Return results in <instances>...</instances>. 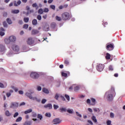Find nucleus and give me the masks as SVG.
Listing matches in <instances>:
<instances>
[{
  "label": "nucleus",
  "mask_w": 125,
  "mask_h": 125,
  "mask_svg": "<svg viewBox=\"0 0 125 125\" xmlns=\"http://www.w3.org/2000/svg\"><path fill=\"white\" fill-rule=\"evenodd\" d=\"M5 43L6 44H9V43H10V41L9 40V38L8 39V38H6L5 39Z\"/></svg>",
  "instance_id": "b1692460"
},
{
  "label": "nucleus",
  "mask_w": 125,
  "mask_h": 125,
  "mask_svg": "<svg viewBox=\"0 0 125 125\" xmlns=\"http://www.w3.org/2000/svg\"><path fill=\"white\" fill-rule=\"evenodd\" d=\"M21 4V1H18L17 2H15L14 3V6H18L19 5H20Z\"/></svg>",
  "instance_id": "4be33fe9"
},
{
  "label": "nucleus",
  "mask_w": 125,
  "mask_h": 125,
  "mask_svg": "<svg viewBox=\"0 0 125 125\" xmlns=\"http://www.w3.org/2000/svg\"><path fill=\"white\" fill-rule=\"evenodd\" d=\"M91 102H92V105L93 106H94V105H95V103L96 102V101L95 100V99L93 98H91Z\"/></svg>",
  "instance_id": "6ab92c4d"
},
{
  "label": "nucleus",
  "mask_w": 125,
  "mask_h": 125,
  "mask_svg": "<svg viewBox=\"0 0 125 125\" xmlns=\"http://www.w3.org/2000/svg\"><path fill=\"white\" fill-rule=\"evenodd\" d=\"M32 117H33L34 118H36V117H37V113L35 112H32Z\"/></svg>",
  "instance_id": "680f3d73"
},
{
  "label": "nucleus",
  "mask_w": 125,
  "mask_h": 125,
  "mask_svg": "<svg viewBox=\"0 0 125 125\" xmlns=\"http://www.w3.org/2000/svg\"><path fill=\"white\" fill-rule=\"evenodd\" d=\"M109 71H113L114 70V68H113V66L112 65H110L108 67Z\"/></svg>",
  "instance_id": "09e8293b"
},
{
  "label": "nucleus",
  "mask_w": 125,
  "mask_h": 125,
  "mask_svg": "<svg viewBox=\"0 0 125 125\" xmlns=\"http://www.w3.org/2000/svg\"><path fill=\"white\" fill-rule=\"evenodd\" d=\"M110 58H111V55H110V54H109L108 53H107L106 54L105 59H107V60H109V59H110Z\"/></svg>",
  "instance_id": "aec40b11"
},
{
  "label": "nucleus",
  "mask_w": 125,
  "mask_h": 125,
  "mask_svg": "<svg viewBox=\"0 0 125 125\" xmlns=\"http://www.w3.org/2000/svg\"><path fill=\"white\" fill-rule=\"evenodd\" d=\"M38 13H39V14H43V9H42V8L38 10Z\"/></svg>",
  "instance_id": "bb28decb"
},
{
  "label": "nucleus",
  "mask_w": 125,
  "mask_h": 125,
  "mask_svg": "<svg viewBox=\"0 0 125 125\" xmlns=\"http://www.w3.org/2000/svg\"><path fill=\"white\" fill-rule=\"evenodd\" d=\"M6 21L9 25H11V24H12V21H11L10 19L7 18L6 19Z\"/></svg>",
  "instance_id": "393cba45"
},
{
  "label": "nucleus",
  "mask_w": 125,
  "mask_h": 125,
  "mask_svg": "<svg viewBox=\"0 0 125 125\" xmlns=\"http://www.w3.org/2000/svg\"><path fill=\"white\" fill-rule=\"evenodd\" d=\"M53 107H54V109L55 110H56V109H58V108H59V106L58 105H55V104H54Z\"/></svg>",
  "instance_id": "3c124183"
},
{
  "label": "nucleus",
  "mask_w": 125,
  "mask_h": 125,
  "mask_svg": "<svg viewBox=\"0 0 125 125\" xmlns=\"http://www.w3.org/2000/svg\"><path fill=\"white\" fill-rule=\"evenodd\" d=\"M43 12L47 13L49 11V10H48V8H45L44 9H43Z\"/></svg>",
  "instance_id": "58836bf2"
},
{
  "label": "nucleus",
  "mask_w": 125,
  "mask_h": 125,
  "mask_svg": "<svg viewBox=\"0 0 125 125\" xmlns=\"http://www.w3.org/2000/svg\"><path fill=\"white\" fill-rule=\"evenodd\" d=\"M74 91L77 92V91H78V90H80V87L78 86H76L74 87Z\"/></svg>",
  "instance_id": "72a5a7b5"
},
{
  "label": "nucleus",
  "mask_w": 125,
  "mask_h": 125,
  "mask_svg": "<svg viewBox=\"0 0 125 125\" xmlns=\"http://www.w3.org/2000/svg\"><path fill=\"white\" fill-rule=\"evenodd\" d=\"M38 118L40 119V120H42V116L41 114H38Z\"/></svg>",
  "instance_id": "4d7b16f0"
},
{
  "label": "nucleus",
  "mask_w": 125,
  "mask_h": 125,
  "mask_svg": "<svg viewBox=\"0 0 125 125\" xmlns=\"http://www.w3.org/2000/svg\"><path fill=\"white\" fill-rule=\"evenodd\" d=\"M110 118H111L112 119H113V118H114L115 117V115H114L113 112H111L110 113Z\"/></svg>",
  "instance_id": "8fccbe9b"
},
{
  "label": "nucleus",
  "mask_w": 125,
  "mask_h": 125,
  "mask_svg": "<svg viewBox=\"0 0 125 125\" xmlns=\"http://www.w3.org/2000/svg\"><path fill=\"white\" fill-rule=\"evenodd\" d=\"M64 64H65V66H68V65H69V61L65 60L64 61Z\"/></svg>",
  "instance_id": "f704fd0d"
},
{
  "label": "nucleus",
  "mask_w": 125,
  "mask_h": 125,
  "mask_svg": "<svg viewBox=\"0 0 125 125\" xmlns=\"http://www.w3.org/2000/svg\"><path fill=\"white\" fill-rule=\"evenodd\" d=\"M42 91L44 93H46V94L49 93V91H48V90L47 89H46V88H43Z\"/></svg>",
  "instance_id": "5701e85b"
},
{
  "label": "nucleus",
  "mask_w": 125,
  "mask_h": 125,
  "mask_svg": "<svg viewBox=\"0 0 125 125\" xmlns=\"http://www.w3.org/2000/svg\"><path fill=\"white\" fill-rule=\"evenodd\" d=\"M12 48L16 53H17V52H19V47L17 45H15V44L13 45L12 46Z\"/></svg>",
  "instance_id": "0eeeda50"
},
{
  "label": "nucleus",
  "mask_w": 125,
  "mask_h": 125,
  "mask_svg": "<svg viewBox=\"0 0 125 125\" xmlns=\"http://www.w3.org/2000/svg\"><path fill=\"white\" fill-rule=\"evenodd\" d=\"M46 102V99H43L42 101V104H45Z\"/></svg>",
  "instance_id": "5fc2aeb1"
},
{
  "label": "nucleus",
  "mask_w": 125,
  "mask_h": 125,
  "mask_svg": "<svg viewBox=\"0 0 125 125\" xmlns=\"http://www.w3.org/2000/svg\"><path fill=\"white\" fill-rule=\"evenodd\" d=\"M11 95V93H10V92L6 93L7 97H9V96H10Z\"/></svg>",
  "instance_id": "774afa93"
},
{
  "label": "nucleus",
  "mask_w": 125,
  "mask_h": 125,
  "mask_svg": "<svg viewBox=\"0 0 125 125\" xmlns=\"http://www.w3.org/2000/svg\"><path fill=\"white\" fill-rule=\"evenodd\" d=\"M4 32H3V31H0V36H1V37H3V36H4Z\"/></svg>",
  "instance_id": "13d9d810"
},
{
  "label": "nucleus",
  "mask_w": 125,
  "mask_h": 125,
  "mask_svg": "<svg viewBox=\"0 0 125 125\" xmlns=\"http://www.w3.org/2000/svg\"><path fill=\"white\" fill-rule=\"evenodd\" d=\"M9 40L11 42H14L16 41V37L15 36H11L9 37Z\"/></svg>",
  "instance_id": "9d476101"
},
{
  "label": "nucleus",
  "mask_w": 125,
  "mask_h": 125,
  "mask_svg": "<svg viewBox=\"0 0 125 125\" xmlns=\"http://www.w3.org/2000/svg\"><path fill=\"white\" fill-rule=\"evenodd\" d=\"M34 93L33 92H27L25 94V95H26V96H27V97H28V98H29V99H32V94Z\"/></svg>",
  "instance_id": "ddd939ff"
},
{
  "label": "nucleus",
  "mask_w": 125,
  "mask_h": 125,
  "mask_svg": "<svg viewBox=\"0 0 125 125\" xmlns=\"http://www.w3.org/2000/svg\"><path fill=\"white\" fill-rule=\"evenodd\" d=\"M3 25L4 27H5V28L7 27L8 25L6 21H4L3 22Z\"/></svg>",
  "instance_id": "603ef678"
},
{
  "label": "nucleus",
  "mask_w": 125,
  "mask_h": 125,
  "mask_svg": "<svg viewBox=\"0 0 125 125\" xmlns=\"http://www.w3.org/2000/svg\"><path fill=\"white\" fill-rule=\"evenodd\" d=\"M76 114L77 116H78V117H79V118H82V114H80L78 112H76Z\"/></svg>",
  "instance_id": "6e6d98bb"
},
{
  "label": "nucleus",
  "mask_w": 125,
  "mask_h": 125,
  "mask_svg": "<svg viewBox=\"0 0 125 125\" xmlns=\"http://www.w3.org/2000/svg\"><path fill=\"white\" fill-rule=\"evenodd\" d=\"M107 125H111V121L108 120L106 122Z\"/></svg>",
  "instance_id": "69168bd1"
},
{
  "label": "nucleus",
  "mask_w": 125,
  "mask_h": 125,
  "mask_svg": "<svg viewBox=\"0 0 125 125\" xmlns=\"http://www.w3.org/2000/svg\"><path fill=\"white\" fill-rule=\"evenodd\" d=\"M19 105L18 103H12L10 108H16L17 107H18Z\"/></svg>",
  "instance_id": "f8f14e48"
},
{
  "label": "nucleus",
  "mask_w": 125,
  "mask_h": 125,
  "mask_svg": "<svg viewBox=\"0 0 125 125\" xmlns=\"http://www.w3.org/2000/svg\"><path fill=\"white\" fill-rule=\"evenodd\" d=\"M32 125V122L31 121H26L23 124V125Z\"/></svg>",
  "instance_id": "a878e982"
},
{
  "label": "nucleus",
  "mask_w": 125,
  "mask_h": 125,
  "mask_svg": "<svg viewBox=\"0 0 125 125\" xmlns=\"http://www.w3.org/2000/svg\"><path fill=\"white\" fill-rule=\"evenodd\" d=\"M111 90L108 91L106 92V94L108 93V95L107 96V99L108 101H112L113 99V95L114 96L116 95V92H115V88L114 87H111Z\"/></svg>",
  "instance_id": "f257e3e1"
},
{
  "label": "nucleus",
  "mask_w": 125,
  "mask_h": 125,
  "mask_svg": "<svg viewBox=\"0 0 125 125\" xmlns=\"http://www.w3.org/2000/svg\"><path fill=\"white\" fill-rule=\"evenodd\" d=\"M44 31H48L49 30V26H45L43 28Z\"/></svg>",
  "instance_id": "4c0bfd02"
},
{
  "label": "nucleus",
  "mask_w": 125,
  "mask_h": 125,
  "mask_svg": "<svg viewBox=\"0 0 125 125\" xmlns=\"http://www.w3.org/2000/svg\"><path fill=\"white\" fill-rule=\"evenodd\" d=\"M45 116L47 117L48 118H50V117H51V114H50L49 113H46L45 114Z\"/></svg>",
  "instance_id": "de8ad7c7"
},
{
  "label": "nucleus",
  "mask_w": 125,
  "mask_h": 125,
  "mask_svg": "<svg viewBox=\"0 0 125 125\" xmlns=\"http://www.w3.org/2000/svg\"><path fill=\"white\" fill-rule=\"evenodd\" d=\"M6 50V48H5V45L3 44H0V52H4Z\"/></svg>",
  "instance_id": "1a4fd4ad"
},
{
  "label": "nucleus",
  "mask_w": 125,
  "mask_h": 125,
  "mask_svg": "<svg viewBox=\"0 0 125 125\" xmlns=\"http://www.w3.org/2000/svg\"><path fill=\"white\" fill-rule=\"evenodd\" d=\"M0 87L1 88H4V85L1 83H0Z\"/></svg>",
  "instance_id": "bf43d9fd"
},
{
  "label": "nucleus",
  "mask_w": 125,
  "mask_h": 125,
  "mask_svg": "<svg viewBox=\"0 0 125 125\" xmlns=\"http://www.w3.org/2000/svg\"><path fill=\"white\" fill-rule=\"evenodd\" d=\"M42 18H43V19H46L47 18V14L42 16Z\"/></svg>",
  "instance_id": "0e129e2a"
},
{
  "label": "nucleus",
  "mask_w": 125,
  "mask_h": 125,
  "mask_svg": "<svg viewBox=\"0 0 125 125\" xmlns=\"http://www.w3.org/2000/svg\"><path fill=\"white\" fill-rule=\"evenodd\" d=\"M50 8H51V9H53V10H55V5H51L50 6Z\"/></svg>",
  "instance_id": "37998d69"
},
{
  "label": "nucleus",
  "mask_w": 125,
  "mask_h": 125,
  "mask_svg": "<svg viewBox=\"0 0 125 125\" xmlns=\"http://www.w3.org/2000/svg\"><path fill=\"white\" fill-rule=\"evenodd\" d=\"M62 121L59 118H55L53 120V123L54 125H59L61 123Z\"/></svg>",
  "instance_id": "6e6552de"
},
{
  "label": "nucleus",
  "mask_w": 125,
  "mask_h": 125,
  "mask_svg": "<svg viewBox=\"0 0 125 125\" xmlns=\"http://www.w3.org/2000/svg\"><path fill=\"white\" fill-rule=\"evenodd\" d=\"M92 120L94 123H97V120L96 119V117H95V116H93L92 117Z\"/></svg>",
  "instance_id": "c85d7f7f"
},
{
  "label": "nucleus",
  "mask_w": 125,
  "mask_h": 125,
  "mask_svg": "<svg viewBox=\"0 0 125 125\" xmlns=\"http://www.w3.org/2000/svg\"><path fill=\"white\" fill-rule=\"evenodd\" d=\"M26 43L28 45H34V44L35 43V40L33 38L29 37L26 40Z\"/></svg>",
  "instance_id": "7ed1b4c3"
},
{
  "label": "nucleus",
  "mask_w": 125,
  "mask_h": 125,
  "mask_svg": "<svg viewBox=\"0 0 125 125\" xmlns=\"http://www.w3.org/2000/svg\"><path fill=\"white\" fill-rule=\"evenodd\" d=\"M3 93H5V92L3 91L2 95H3V100H6V98L5 97V95L3 94Z\"/></svg>",
  "instance_id": "052dcab7"
},
{
  "label": "nucleus",
  "mask_w": 125,
  "mask_h": 125,
  "mask_svg": "<svg viewBox=\"0 0 125 125\" xmlns=\"http://www.w3.org/2000/svg\"><path fill=\"white\" fill-rule=\"evenodd\" d=\"M39 31L36 29L32 30L31 32V35H37V34H39Z\"/></svg>",
  "instance_id": "2eb2a0df"
},
{
  "label": "nucleus",
  "mask_w": 125,
  "mask_h": 125,
  "mask_svg": "<svg viewBox=\"0 0 125 125\" xmlns=\"http://www.w3.org/2000/svg\"><path fill=\"white\" fill-rule=\"evenodd\" d=\"M50 27L52 28V29H55V27H56V23L52 22L50 25Z\"/></svg>",
  "instance_id": "a211bd4d"
},
{
  "label": "nucleus",
  "mask_w": 125,
  "mask_h": 125,
  "mask_svg": "<svg viewBox=\"0 0 125 125\" xmlns=\"http://www.w3.org/2000/svg\"><path fill=\"white\" fill-rule=\"evenodd\" d=\"M44 108L50 110V109H52V104H45L44 105Z\"/></svg>",
  "instance_id": "9b49d317"
},
{
  "label": "nucleus",
  "mask_w": 125,
  "mask_h": 125,
  "mask_svg": "<svg viewBox=\"0 0 125 125\" xmlns=\"http://www.w3.org/2000/svg\"><path fill=\"white\" fill-rule=\"evenodd\" d=\"M19 115V113L18 112H16L14 114V118H16V117H17Z\"/></svg>",
  "instance_id": "864d4df0"
},
{
  "label": "nucleus",
  "mask_w": 125,
  "mask_h": 125,
  "mask_svg": "<svg viewBox=\"0 0 125 125\" xmlns=\"http://www.w3.org/2000/svg\"><path fill=\"white\" fill-rule=\"evenodd\" d=\"M37 90L38 91H41V90H42V87L40 86H38L37 87Z\"/></svg>",
  "instance_id": "e2e57ef3"
},
{
  "label": "nucleus",
  "mask_w": 125,
  "mask_h": 125,
  "mask_svg": "<svg viewBox=\"0 0 125 125\" xmlns=\"http://www.w3.org/2000/svg\"><path fill=\"white\" fill-rule=\"evenodd\" d=\"M30 77L32 79H38L40 77V75L36 72H32L30 74Z\"/></svg>",
  "instance_id": "423d86ee"
},
{
  "label": "nucleus",
  "mask_w": 125,
  "mask_h": 125,
  "mask_svg": "<svg viewBox=\"0 0 125 125\" xmlns=\"http://www.w3.org/2000/svg\"><path fill=\"white\" fill-rule=\"evenodd\" d=\"M60 97L61 98L62 101H66V99H65V97L62 95L60 96Z\"/></svg>",
  "instance_id": "a19ab883"
},
{
  "label": "nucleus",
  "mask_w": 125,
  "mask_h": 125,
  "mask_svg": "<svg viewBox=\"0 0 125 125\" xmlns=\"http://www.w3.org/2000/svg\"><path fill=\"white\" fill-rule=\"evenodd\" d=\"M28 27H29V25H28V24H25L23 26V29H27Z\"/></svg>",
  "instance_id": "c03bdc74"
},
{
  "label": "nucleus",
  "mask_w": 125,
  "mask_h": 125,
  "mask_svg": "<svg viewBox=\"0 0 125 125\" xmlns=\"http://www.w3.org/2000/svg\"><path fill=\"white\" fill-rule=\"evenodd\" d=\"M58 98H59V94L58 93L56 94L55 96V99L56 100H58Z\"/></svg>",
  "instance_id": "ea45409f"
},
{
  "label": "nucleus",
  "mask_w": 125,
  "mask_h": 125,
  "mask_svg": "<svg viewBox=\"0 0 125 125\" xmlns=\"http://www.w3.org/2000/svg\"><path fill=\"white\" fill-rule=\"evenodd\" d=\"M23 21L25 23H28V22H29V18H24L23 19Z\"/></svg>",
  "instance_id": "473e14b6"
},
{
  "label": "nucleus",
  "mask_w": 125,
  "mask_h": 125,
  "mask_svg": "<svg viewBox=\"0 0 125 125\" xmlns=\"http://www.w3.org/2000/svg\"><path fill=\"white\" fill-rule=\"evenodd\" d=\"M5 114L7 117H9V116L11 115V114H10V112H9V111L8 110L6 111Z\"/></svg>",
  "instance_id": "cd10ccee"
},
{
  "label": "nucleus",
  "mask_w": 125,
  "mask_h": 125,
  "mask_svg": "<svg viewBox=\"0 0 125 125\" xmlns=\"http://www.w3.org/2000/svg\"><path fill=\"white\" fill-rule=\"evenodd\" d=\"M67 113H69V114H73L74 112V110L73 109H68L67 110Z\"/></svg>",
  "instance_id": "c756f323"
},
{
  "label": "nucleus",
  "mask_w": 125,
  "mask_h": 125,
  "mask_svg": "<svg viewBox=\"0 0 125 125\" xmlns=\"http://www.w3.org/2000/svg\"><path fill=\"white\" fill-rule=\"evenodd\" d=\"M38 24V21L36 19H34L32 21V25H33L34 26H36V25H37Z\"/></svg>",
  "instance_id": "412c9836"
},
{
  "label": "nucleus",
  "mask_w": 125,
  "mask_h": 125,
  "mask_svg": "<svg viewBox=\"0 0 125 125\" xmlns=\"http://www.w3.org/2000/svg\"><path fill=\"white\" fill-rule=\"evenodd\" d=\"M56 19L57 21H61L62 20L61 17H58V16H56Z\"/></svg>",
  "instance_id": "e433bc0d"
},
{
  "label": "nucleus",
  "mask_w": 125,
  "mask_h": 125,
  "mask_svg": "<svg viewBox=\"0 0 125 125\" xmlns=\"http://www.w3.org/2000/svg\"><path fill=\"white\" fill-rule=\"evenodd\" d=\"M106 48L107 50H109V51H111V50H113L114 48V44H107Z\"/></svg>",
  "instance_id": "39448f33"
},
{
  "label": "nucleus",
  "mask_w": 125,
  "mask_h": 125,
  "mask_svg": "<svg viewBox=\"0 0 125 125\" xmlns=\"http://www.w3.org/2000/svg\"><path fill=\"white\" fill-rule=\"evenodd\" d=\"M20 11L19 10H12L11 11V13H13V14H17L19 13Z\"/></svg>",
  "instance_id": "f3484780"
},
{
  "label": "nucleus",
  "mask_w": 125,
  "mask_h": 125,
  "mask_svg": "<svg viewBox=\"0 0 125 125\" xmlns=\"http://www.w3.org/2000/svg\"><path fill=\"white\" fill-rule=\"evenodd\" d=\"M93 111L94 112H100V109L99 108H93Z\"/></svg>",
  "instance_id": "49530a36"
},
{
  "label": "nucleus",
  "mask_w": 125,
  "mask_h": 125,
  "mask_svg": "<svg viewBox=\"0 0 125 125\" xmlns=\"http://www.w3.org/2000/svg\"><path fill=\"white\" fill-rule=\"evenodd\" d=\"M31 100H34V101H36L37 102H41V99H38L36 97H32L31 99H30Z\"/></svg>",
  "instance_id": "4468645a"
},
{
  "label": "nucleus",
  "mask_w": 125,
  "mask_h": 125,
  "mask_svg": "<svg viewBox=\"0 0 125 125\" xmlns=\"http://www.w3.org/2000/svg\"><path fill=\"white\" fill-rule=\"evenodd\" d=\"M62 77H64L65 78H66L67 77V76H68V74L65 72H62Z\"/></svg>",
  "instance_id": "c9c22d12"
},
{
  "label": "nucleus",
  "mask_w": 125,
  "mask_h": 125,
  "mask_svg": "<svg viewBox=\"0 0 125 125\" xmlns=\"http://www.w3.org/2000/svg\"><path fill=\"white\" fill-rule=\"evenodd\" d=\"M38 20H39V21H41L42 20V16L38 15L37 17Z\"/></svg>",
  "instance_id": "79ce46f5"
},
{
  "label": "nucleus",
  "mask_w": 125,
  "mask_h": 125,
  "mask_svg": "<svg viewBox=\"0 0 125 125\" xmlns=\"http://www.w3.org/2000/svg\"><path fill=\"white\" fill-rule=\"evenodd\" d=\"M64 97H65V98L67 100V101H70V96H69V95L65 94L64 95Z\"/></svg>",
  "instance_id": "2f4dec72"
},
{
  "label": "nucleus",
  "mask_w": 125,
  "mask_h": 125,
  "mask_svg": "<svg viewBox=\"0 0 125 125\" xmlns=\"http://www.w3.org/2000/svg\"><path fill=\"white\" fill-rule=\"evenodd\" d=\"M37 6H38V5L37 4V3H33L32 4V7H37Z\"/></svg>",
  "instance_id": "338daca9"
},
{
  "label": "nucleus",
  "mask_w": 125,
  "mask_h": 125,
  "mask_svg": "<svg viewBox=\"0 0 125 125\" xmlns=\"http://www.w3.org/2000/svg\"><path fill=\"white\" fill-rule=\"evenodd\" d=\"M62 18L64 21L67 20H70V15L68 12H65L62 14Z\"/></svg>",
  "instance_id": "f03ea898"
},
{
  "label": "nucleus",
  "mask_w": 125,
  "mask_h": 125,
  "mask_svg": "<svg viewBox=\"0 0 125 125\" xmlns=\"http://www.w3.org/2000/svg\"><path fill=\"white\" fill-rule=\"evenodd\" d=\"M60 110L62 112H66L67 111V109H66V108H60Z\"/></svg>",
  "instance_id": "a18cd8bd"
},
{
  "label": "nucleus",
  "mask_w": 125,
  "mask_h": 125,
  "mask_svg": "<svg viewBox=\"0 0 125 125\" xmlns=\"http://www.w3.org/2000/svg\"><path fill=\"white\" fill-rule=\"evenodd\" d=\"M21 121H22V117H19L17 119V120H16V122H21Z\"/></svg>",
  "instance_id": "7c9ffc66"
},
{
  "label": "nucleus",
  "mask_w": 125,
  "mask_h": 125,
  "mask_svg": "<svg viewBox=\"0 0 125 125\" xmlns=\"http://www.w3.org/2000/svg\"><path fill=\"white\" fill-rule=\"evenodd\" d=\"M96 69L98 72H102L104 69V65L102 64H98L96 66Z\"/></svg>",
  "instance_id": "20e7f679"
},
{
  "label": "nucleus",
  "mask_w": 125,
  "mask_h": 125,
  "mask_svg": "<svg viewBox=\"0 0 125 125\" xmlns=\"http://www.w3.org/2000/svg\"><path fill=\"white\" fill-rule=\"evenodd\" d=\"M33 112V109H29L24 112V113L25 115H27V114H30V113H32Z\"/></svg>",
  "instance_id": "dca6fc26"
}]
</instances>
